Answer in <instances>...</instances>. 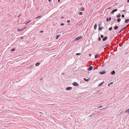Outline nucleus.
I'll return each instance as SVG.
<instances>
[{
  "mask_svg": "<svg viewBox=\"0 0 129 129\" xmlns=\"http://www.w3.org/2000/svg\"><path fill=\"white\" fill-rule=\"evenodd\" d=\"M117 10V9H115L113 10L111 12V14H113Z\"/></svg>",
  "mask_w": 129,
  "mask_h": 129,
  "instance_id": "obj_2",
  "label": "nucleus"
},
{
  "mask_svg": "<svg viewBox=\"0 0 129 129\" xmlns=\"http://www.w3.org/2000/svg\"><path fill=\"white\" fill-rule=\"evenodd\" d=\"M108 46V45H105V46H104V47H107V46Z\"/></svg>",
  "mask_w": 129,
  "mask_h": 129,
  "instance_id": "obj_40",
  "label": "nucleus"
},
{
  "mask_svg": "<svg viewBox=\"0 0 129 129\" xmlns=\"http://www.w3.org/2000/svg\"><path fill=\"white\" fill-rule=\"evenodd\" d=\"M129 21V19H128L125 20V23H126L127 22H128Z\"/></svg>",
  "mask_w": 129,
  "mask_h": 129,
  "instance_id": "obj_12",
  "label": "nucleus"
},
{
  "mask_svg": "<svg viewBox=\"0 0 129 129\" xmlns=\"http://www.w3.org/2000/svg\"><path fill=\"white\" fill-rule=\"evenodd\" d=\"M40 32L41 33H43V31H40Z\"/></svg>",
  "mask_w": 129,
  "mask_h": 129,
  "instance_id": "obj_39",
  "label": "nucleus"
},
{
  "mask_svg": "<svg viewBox=\"0 0 129 129\" xmlns=\"http://www.w3.org/2000/svg\"><path fill=\"white\" fill-rule=\"evenodd\" d=\"M101 38H103L104 36L102 35H101Z\"/></svg>",
  "mask_w": 129,
  "mask_h": 129,
  "instance_id": "obj_27",
  "label": "nucleus"
},
{
  "mask_svg": "<svg viewBox=\"0 0 129 129\" xmlns=\"http://www.w3.org/2000/svg\"><path fill=\"white\" fill-rule=\"evenodd\" d=\"M121 19L120 18H118L117 19V21L118 22H120V21Z\"/></svg>",
  "mask_w": 129,
  "mask_h": 129,
  "instance_id": "obj_16",
  "label": "nucleus"
},
{
  "mask_svg": "<svg viewBox=\"0 0 129 129\" xmlns=\"http://www.w3.org/2000/svg\"><path fill=\"white\" fill-rule=\"evenodd\" d=\"M40 113H41H41H42V112H40Z\"/></svg>",
  "mask_w": 129,
  "mask_h": 129,
  "instance_id": "obj_48",
  "label": "nucleus"
},
{
  "mask_svg": "<svg viewBox=\"0 0 129 129\" xmlns=\"http://www.w3.org/2000/svg\"><path fill=\"white\" fill-rule=\"evenodd\" d=\"M118 28V27L117 26H116L114 27V29H117Z\"/></svg>",
  "mask_w": 129,
  "mask_h": 129,
  "instance_id": "obj_15",
  "label": "nucleus"
},
{
  "mask_svg": "<svg viewBox=\"0 0 129 129\" xmlns=\"http://www.w3.org/2000/svg\"><path fill=\"white\" fill-rule=\"evenodd\" d=\"M31 21V20H30L29 21H28V22H26L25 23L26 24H28V23H29Z\"/></svg>",
  "mask_w": 129,
  "mask_h": 129,
  "instance_id": "obj_23",
  "label": "nucleus"
},
{
  "mask_svg": "<svg viewBox=\"0 0 129 129\" xmlns=\"http://www.w3.org/2000/svg\"><path fill=\"white\" fill-rule=\"evenodd\" d=\"M110 83H109V84H108V86H110Z\"/></svg>",
  "mask_w": 129,
  "mask_h": 129,
  "instance_id": "obj_41",
  "label": "nucleus"
},
{
  "mask_svg": "<svg viewBox=\"0 0 129 129\" xmlns=\"http://www.w3.org/2000/svg\"><path fill=\"white\" fill-rule=\"evenodd\" d=\"M93 69V67L92 66H90V67L87 69V70L88 71H91Z\"/></svg>",
  "mask_w": 129,
  "mask_h": 129,
  "instance_id": "obj_3",
  "label": "nucleus"
},
{
  "mask_svg": "<svg viewBox=\"0 0 129 129\" xmlns=\"http://www.w3.org/2000/svg\"><path fill=\"white\" fill-rule=\"evenodd\" d=\"M40 64V63L39 62H37L36 64L35 65L36 66H38Z\"/></svg>",
  "mask_w": 129,
  "mask_h": 129,
  "instance_id": "obj_13",
  "label": "nucleus"
},
{
  "mask_svg": "<svg viewBox=\"0 0 129 129\" xmlns=\"http://www.w3.org/2000/svg\"><path fill=\"white\" fill-rule=\"evenodd\" d=\"M98 54H96V55H95V58L96 59V58H97L98 57Z\"/></svg>",
  "mask_w": 129,
  "mask_h": 129,
  "instance_id": "obj_19",
  "label": "nucleus"
},
{
  "mask_svg": "<svg viewBox=\"0 0 129 129\" xmlns=\"http://www.w3.org/2000/svg\"><path fill=\"white\" fill-rule=\"evenodd\" d=\"M121 15L120 14H119L117 16V17L118 18H119L120 17Z\"/></svg>",
  "mask_w": 129,
  "mask_h": 129,
  "instance_id": "obj_17",
  "label": "nucleus"
},
{
  "mask_svg": "<svg viewBox=\"0 0 129 129\" xmlns=\"http://www.w3.org/2000/svg\"><path fill=\"white\" fill-rule=\"evenodd\" d=\"M41 17V16H39L38 17L36 18L37 19L38 18H39L40 17Z\"/></svg>",
  "mask_w": 129,
  "mask_h": 129,
  "instance_id": "obj_30",
  "label": "nucleus"
},
{
  "mask_svg": "<svg viewBox=\"0 0 129 129\" xmlns=\"http://www.w3.org/2000/svg\"><path fill=\"white\" fill-rule=\"evenodd\" d=\"M97 25L96 24H95L94 25V28L95 29H96L97 28Z\"/></svg>",
  "mask_w": 129,
  "mask_h": 129,
  "instance_id": "obj_10",
  "label": "nucleus"
},
{
  "mask_svg": "<svg viewBox=\"0 0 129 129\" xmlns=\"http://www.w3.org/2000/svg\"><path fill=\"white\" fill-rule=\"evenodd\" d=\"M16 50L15 48H13L11 50V51H15Z\"/></svg>",
  "mask_w": 129,
  "mask_h": 129,
  "instance_id": "obj_18",
  "label": "nucleus"
},
{
  "mask_svg": "<svg viewBox=\"0 0 129 129\" xmlns=\"http://www.w3.org/2000/svg\"><path fill=\"white\" fill-rule=\"evenodd\" d=\"M110 85L112 84H113V82H112L110 83Z\"/></svg>",
  "mask_w": 129,
  "mask_h": 129,
  "instance_id": "obj_37",
  "label": "nucleus"
},
{
  "mask_svg": "<svg viewBox=\"0 0 129 129\" xmlns=\"http://www.w3.org/2000/svg\"><path fill=\"white\" fill-rule=\"evenodd\" d=\"M103 82L101 84H100L99 85V86H101L102 84L103 83Z\"/></svg>",
  "mask_w": 129,
  "mask_h": 129,
  "instance_id": "obj_28",
  "label": "nucleus"
},
{
  "mask_svg": "<svg viewBox=\"0 0 129 129\" xmlns=\"http://www.w3.org/2000/svg\"><path fill=\"white\" fill-rule=\"evenodd\" d=\"M127 2H129V0H127Z\"/></svg>",
  "mask_w": 129,
  "mask_h": 129,
  "instance_id": "obj_45",
  "label": "nucleus"
},
{
  "mask_svg": "<svg viewBox=\"0 0 129 129\" xmlns=\"http://www.w3.org/2000/svg\"><path fill=\"white\" fill-rule=\"evenodd\" d=\"M127 26H126V27H124L123 28V29H124L126 27H127Z\"/></svg>",
  "mask_w": 129,
  "mask_h": 129,
  "instance_id": "obj_38",
  "label": "nucleus"
},
{
  "mask_svg": "<svg viewBox=\"0 0 129 129\" xmlns=\"http://www.w3.org/2000/svg\"><path fill=\"white\" fill-rule=\"evenodd\" d=\"M124 29H122L120 31L119 33H118V34H119V33H120Z\"/></svg>",
  "mask_w": 129,
  "mask_h": 129,
  "instance_id": "obj_24",
  "label": "nucleus"
},
{
  "mask_svg": "<svg viewBox=\"0 0 129 129\" xmlns=\"http://www.w3.org/2000/svg\"><path fill=\"white\" fill-rule=\"evenodd\" d=\"M60 36V35H57L56 36V39H57Z\"/></svg>",
  "mask_w": 129,
  "mask_h": 129,
  "instance_id": "obj_11",
  "label": "nucleus"
},
{
  "mask_svg": "<svg viewBox=\"0 0 129 129\" xmlns=\"http://www.w3.org/2000/svg\"><path fill=\"white\" fill-rule=\"evenodd\" d=\"M84 80H86V79H85V78H84Z\"/></svg>",
  "mask_w": 129,
  "mask_h": 129,
  "instance_id": "obj_46",
  "label": "nucleus"
},
{
  "mask_svg": "<svg viewBox=\"0 0 129 129\" xmlns=\"http://www.w3.org/2000/svg\"><path fill=\"white\" fill-rule=\"evenodd\" d=\"M111 17H110V18H109V21H110V20H111Z\"/></svg>",
  "mask_w": 129,
  "mask_h": 129,
  "instance_id": "obj_42",
  "label": "nucleus"
},
{
  "mask_svg": "<svg viewBox=\"0 0 129 129\" xmlns=\"http://www.w3.org/2000/svg\"><path fill=\"white\" fill-rule=\"evenodd\" d=\"M70 22V20H68V21H67V22L68 23H69V22Z\"/></svg>",
  "mask_w": 129,
  "mask_h": 129,
  "instance_id": "obj_36",
  "label": "nucleus"
},
{
  "mask_svg": "<svg viewBox=\"0 0 129 129\" xmlns=\"http://www.w3.org/2000/svg\"><path fill=\"white\" fill-rule=\"evenodd\" d=\"M102 29V27H99V30H101Z\"/></svg>",
  "mask_w": 129,
  "mask_h": 129,
  "instance_id": "obj_20",
  "label": "nucleus"
},
{
  "mask_svg": "<svg viewBox=\"0 0 129 129\" xmlns=\"http://www.w3.org/2000/svg\"><path fill=\"white\" fill-rule=\"evenodd\" d=\"M80 54H81L80 53H77L76 54V55H80Z\"/></svg>",
  "mask_w": 129,
  "mask_h": 129,
  "instance_id": "obj_31",
  "label": "nucleus"
},
{
  "mask_svg": "<svg viewBox=\"0 0 129 129\" xmlns=\"http://www.w3.org/2000/svg\"><path fill=\"white\" fill-rule=\"evenodd\" d=\"M123 114V113L122 112H121L119 114V115H122Z\"/></svg>",
  "mask_w": 129,
  "mask_h": 129,
  "instance_id": "obj_29",
  "label": "nucleus"
},
{
  "mask_svg": "<svg viewBox=\"0 0 129 129\" xmlns=\"http://www.w3.org/2000/svg\"><path fill=\"white\" fill-rule=\"evenodd\" d=\"M105 71H103V72H100L99 73L100 74L102 75L104 74L105 73Z\"/></svg>",
  "mask_w": 129,
  "mask_h": 129,
  "instance_id": "obj_6",
  "label": "nucleus"
},
{
  "mask_svg": "<svg viewBox=\"0 0 129 129\" xmlns=\"http://www.w3.org/2000/svg\"><path fill=\"white\" fill-rule=\"evenodd\" d=\"M102 107V105H101V106H99L98 107V109H99L100 108H101V107Z\"/></svg>",
  "mask_w": 129,
  "mask_h": 129,
  "instance_id": "obj_25",
  "label": "nucleus"
},
{
  "mask_svg": "<svg viewBox=\"0 0 129 129\" xmlns=\"http://www.w3.org/2000/svg\"><path fill=\"white\" fill-rule=\"evenodd\" d=\"M112 29V27H110L109 28V30H111Z\"/></svg>",
  "mask_w": 129,
  "mask_h": 129,
  "instance_id": "obj_26",
  "label": "nucleus"
},
{
  "mask_svg": "<svg viewBox=\"0 0 129 129\" xmlns=\"http://www.w3.org/2000/svg\"><path fill=\"white\" fill-rule=\"evenodd\" d=\"M72 89V87H68L66 88V89L67 90H71Z\"/></svg>",
  "mask_w": 129,
  "mask_h": 129,
  "instance_id": "obj_8",
  "label": "nucleus"
},
{
  "mask_svg": "<svg viewBox=\"0 0 129 129\" xmlns=\"http://www.w3.org/2000/svg\"><path fill=\"white\" fill-rule=\"evenodd\" d=\"M73 84L74 86H77L79 84L77 82H74L73 83Z\"/></svg>",
  "mask_w": 129,
  "mask_h": 129,
  "instance_id": "obj_4",
  "label": "nucleus"
},
{
  "mask_svg": "<svg viewBox=\"0 0 129 129\" xmlns=\"http://www.w3.org/2000/svg\"><path fill=\"white\" fill-rule=\"evenodd\" d=\"M82 38V36H78L77 37V38L75 39V40L76 41H78V40H79V39H81V38Z\"/></svg>",
  "mask_w": 129,
  "mask_h": 129,
  "instance_id": "obj_1",
  "label": "nucleus"
},
{
  "mask_svg": "<svg viewBox=\"0 0 129 129\" xmlns=\"http://www.w3.org/2000/svg\"><path fill=\"white\" fill-rule=\"evenodd\" d=\"M64 18L63 17H62V18Z\"/></svg>",
  "mask_w": 129,
  "mask_h": 129,
  "instance_id": "obj_49",
  "label": "nucleus"
},
{
  "mask_svg": "<svg viewBox=\"0 0 129 129\" xmlns=\"http://www.w3.org/2000/svg\"><path fill=\"white\" fill-rule=\"evenodd\" d=\"M26 28V27H24L23 28H22L21 29H18V30L19 31H21L25 29Z\"/></svg>",
  "mask_w": 129,
  "mask_h": 129,
  "instance_id": "obj_5",
  "label": "nucleus"
},
{
  "mask_svg": "<svg viewBox=\"0 0 129 129\" xmlns=\"http://www.w3.org/2000/svg\"><path fill=\"white\" fill-rule=\"evenodd\" d=\"M100 25H99V26H100Z\"/></svg>",
  "mask_w": 129,
  "mask_h": 129,
  "instance_id": "obj_50",
  "label": "nucleus"
},
{
  "mask_svg": "<svg viewBox=\"0 0 129 129\" xmlns=\"http://www.w3.org/2000/svg\"><path fill=\"white\" fill-rule=\"evenodd\" d=\"M60 0H58V2H59L60 1Z\"/></svg>",
  "mask_w": 129,
  "mask_h": 129,
  "instance_id": "obj_44",
  "label": "nucleus"
},
{
  "mask_svg": "<svg viewBox=\"0 0 129 129\" xmlns=\"http://www.w3.org/2000/svg\"><path fill=\"white\" fill-rule=\"evenodd\" d=\"M106 21L108 22L109 21L108 18H107L106 19Z\"/></svg>",
  "mask_w": 129,
  "mask_h": 129,
  "instance_id": "obj_33",
  "label": "nucleus"
},
{
  "mask_svg": "<svg viewBox=\"0 0 129 129\" xmlns=\"http://www.w3.org/2000/svg\"><path fill=\"white\" fill-rule=\"evenodd\" d=\"M80 10L81 11H83L84 10V9L83 7H81L80 8Z\"/></svg>",
  "mask_w": 129,
  "mask_h": 129,
  "instance_id": "obj_14",
  "label": "nucleus"
},
{
  "mask_svg": "<svg viewBox=\"0 0 129 129\" xmlns=\"http://www.w3.org/2000/svg\"><path fill=\"white\" fill-rule=\"evenodd\" d=\"M121 17H122L123 18V17H124V15H121Z\"/></svg>",
  "mask_w": 129,
  "mask_h": 129,
  "instance_id": "obj_32",
  "label": "nucleus"
},
{
  "mask_svg": "<svg viewBox=\"0 0 129 129\" xmlns=\"http://www.w3.org/2000/svg\"><path fill=\"white\" fill-rule=\"evenodd\" d=\"M98 40L100 41H101V39L100 37L99 38Z\"/></svg>",
  "mask_w": 129,
  "mask_h": 129,
  "instance_id": "obj_34",
  "label": "nucleus"
},
{
  "mask_svg": "<svg viewBox=\"0 0 129 129\" xmlns=\"http://www.w3.org/2000/svg\"><path fill=\"white\" fill-rule=\"evenodd\" d=\"M89 55L90 57H91V54H89Z\"/></svg>",
  "mask_w": 129,
  "mask_h": 129,
  "instance_id": "obj_43",
  "label": "nucleus"
},
{
  "mask_svg": "<svg viewBox=\"0 0 129 129\" xmlns=\"http://www.w3.org/2000/svg\"><path fill=\"white\" fill-rule=\"evenodd\" d=\"M80 15H82V12H80L78 13Z\"/></svg>",
  "mask_w": 129,
  "mask_h": 129,
  "instance_id": "obj_21",
  "label": "nucleus"
},
{
  "mask_svg": "<svg viewBox=\"0 0 129 129\" xmlns=\"http://www.w3.org/2000/svg\"><path fill=\"white\" fill-rule=\"evenodd\" d=\"M107 38V37L106 36L103 39V41L106 40Z\"/></svg>",
  "mask_w": 129,
  "mask_h": 129,
  "instance_id": "obj_7",
  "label": "nucleus"
},
{
  "mask_svg": "<svg viewBox=\"0 0 129 129\" xmlns=\"http://www.w3.org/2000/svg\"><path fill=\"white\" fill-rule=\"evenodd\" d=\"M128 112V114L129 113V109H128L127 110H126L125 112Z\"/></svg>",
  "mask_w": 129,
  "mask_h": 129,
  "instance_id": "obj_22",
  "label": "nucleus"
},
{
  "mask_svg": "<svg viewBox=\"0 0 129 129\" xmlns=\"http://www.w3.org/2000/svg\"><path fill=\"white\" fill-rule=\"evenodd\" d=\"M61 26H63L64 25V24L63 23H62L61 24Z\"/></svg>",
  "mask_w": 129,
  "mask_h": 129,
  "instance_id": "obj_35",
  "label": "nucleus"
},
{
  "mask_svg": "<svg viewBox=\"0 0 129 129\" xmlns=\"http://www.w3.org/2000/svg\"><path fill=\"white\" fill-rule=\"evenodd\" d=\"M51 1V0H48V1H49V2H50V1Z\"/></svg>",
  "mask_w": 129,
  "mask_h": 129,
  "instance_id": "obj_47",
  "label": "nucleus"
},
{
  "mask_svg": "<svg viewBox=\"0 0 129 129\" xmlns=\"http://www.w3.org/2000/svg\"><path fill=\"white\" fill-rule=\"evenodd\" d=\"M115 73V72L114 71H113L111 72V74L112 75H113Z\"/></svg>",
  "mask_w": 129,
  "mask_h": 129,
  "instance_id": "obj_9",
  "label": "nucleus"
}]
</instances>
